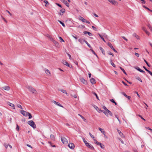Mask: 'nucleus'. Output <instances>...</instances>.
<instances>
[{
    "label": "nucleus",
    "mask_w": 152,
    "mask_h": 152,
    "mask_svg": "<svg viewBox=\"0 0 152 152\" xmlns=\"http://www.w3.org/2000/svg\"><path fill=\"white\" fill-rule=\"evenodd\" d=\"M83 140L85 144L88 148L93 150H94V148L93 146L91 144L88 143L84 138L83 139Z\"/></svg>",
    "instance_id": "obj_1"
},
{
    "label": "nucleus",
    "mask_w": 152,
    "mask_h": 152,
    "mask_svg": "<svg viewBox=\"0 0 152 152\" xmlns=\"http://www.w3.org/2000/svg\"><path fill=\"white\" fill-rule=\"evenodd\" d=\"M28 124L34 129L36 128V125L35 123L33 121L31 120L28 121Z\"/></svg>",
    "instance_id": "obj_2"
},
{
    "label": "nucleus",
    "mask_w": 152,
    "mask_h": 152,
    "mask_svg": "<svg viewBox=\"0 0 152 152\" xmlns=\"http://www.w3.org/2000/svg\"><path fill=\"white\" fill-rule=\"evenodd\" d=\"M27 88L29 89V90L30 91L32 92L33 93L35 94L37 93V91L34 88H33L32 87L28 86L27 87Z\"/></svg>",
    "instance_id": "obj_3"
},
{
    "label": "nucleus",
    "mask_w": 152,
    "mask_h": 152,
    "mask_svg": "<svg viewBox=\"0 0 152 152\" xmlns=\"http://www.w3.org/2000/svg\"><path fill=\"white\" fill-rule=\"evenodd\" d=\"M62 142L64 144H66L68 143L67 139L65 137H61V139Z\"/></svg>",
    "instance_id": "obj_4"
},
{
    "label": "nucleus",
    "mask_w": 152,
    "mask_h": 152,
    "mask_svg": "<svg viewBox=\"0 0 152 152\" xmlns=\"http://www.w3.org/2000/svg\"><path fill=\"white\" fill-rule=\"evenodd\" d=\"M80 80L81 82L83 84L86 85L87 84V81L84 79L83 77H81L80 79Z\"/></svg>",
    "instance_id": "obj_5"
},
{
    "label": "nucleus",
    "mask_w": 152,
    "mask_h": 152,
    "mask_svg": "<svg viewBox=\"0 0 152 152\" xmlns=\"http://www.w3.org/2000/svg\"><path fill=\"white\" fill-rule=\"evenodd\" d=\"M20 113H21L24 116L26 117L28 115V112H26L24 110H21L20 111Z\"/></svg>",
    "instance_id": "obj_6"
},
{
    "label": "nucleus",
    "mask_w": 152,
    "mask_h": 152,
    "mask_svg": "<svg viewBox=\"0 0 152 152\" xmlns=\"http://www.w3.org/2000/svg\"><path fill=\"white\" fill-rule=\"evenodd\" d=\"M107 45H108L109 46L110 48L112 49L115 52H117V51L115 50V49H114L113 48V46H112V44H111V43L110 42H109L107 44Z\"/></svg>",
    "instance_id": "obj_7"
},
{
    "label": "nucleus",
    "mask_w": 152,
    "mask_h": 152,
    "mask_svg": "<svg viewBox=\"0 0 152 152\" xmlns=\"http://www.w3.org/2000/svg\"><path fill=\"white\" fill-rule=\"evenodd\" d=\"M68 146L71 149H73L75 147L74 144L72 143H70L68 144Z\"/></svg>",
    "instance_id": "obj_8"
},
{
    "label": "nucleus",
    "mask_w": 152,
    "mask_h": 152,
    "mask_svg": "<svg viewBox=\"0 0 152 152\" xmlns=\"http://www.w3.org/2000/svg\"><path fill=\"white\" fill-rule=\"evenodd\" d=\"M53 102L55 104H56V105H58V106H59V107H63V106H62L59 103H58V102H56V101H53Z\"/></svg>",
    "instance_id": "obj_9"
},
{
    "label": "nucleus",
    "mask_w": 152,
    "mask_h": 152,
    "mask_svg": "<svg viewBox=\"0 0 152 152\" xmlns=\"http://www.w3.org/2000/svg\"><path fill=\"white\" fill-rule=\"evenodd\" d=\"M108 1L113 4L115 5L117 4L116 1L114 0H108Z\"/></svg>",
    "instance_id": "obj_10"
},
{
    "label": "nucleus",
    "mask_w": 152,
    "mask_h": 152,
    "mask_svg": "<svg viewBox=\"0 0 152 152\" xmlns=\"http://www.w3.org/2000/svg\"><path fill=\"white\" fill-rule=\"evenodd\" d=\"M62 63L64 65H66L68 66H69V65L67 61H66L65 60H62Z\"/></svg>",
    "instance_id": "obj_11"
},
{
    "label": "nucleus",
    "mask_w": 152,
    "mask_h": 152,
    "mask_svg": "<svg viewBox=\"0 0 152 152\" xmlns=\"http://www.w3.org/2000/svg\"><path fill=\"white\" fill-rule=\"evenodd\" d=\"M128 99H130L131 98V97L129 96H128L124 92L122 93Z\"/></svg>",
    "instance_id": "obj_12"
},
{
    "label": "nucleus",
    "mask_w": 152,
    "mask_h": 152,
    "mask_svg": "<svg viewBox=\"0 0 152 152\" xmlns=\"http://www.w3.org/2000/svg\"><path fill=\"white\" fill-rule=\"evenodd\" d=\"M90 81L92 84H94L96 83L95 80L93 78H91L90 79Z\"/></svg>",
    "instance_id": "obj_13"
},
{
    "label": "nucleus",
    "mask_w": 152,
    "mask_h": 152,
    "mask_svg": "<svg viewBox=\"0 0 152 152\" xmlns=\"http://www.w3.org/2000/svg\"><path fill=\"white\" fill-rule=\"evenodd\" d=\"M45 72L46 74L48 75H50V73L49 71L47 69H45Z\"/></svg>",
    "instance_id": "obj_14"
},
{
    "label": "nucleus",
    "mask_w": 152,
    "mask_h": 152,
    "mask_svg": "<svg viewBox=\"0 0 152 152\" xmlns=\"http://www.w3.org/2000/svg\"><path fill=\"white\" fill-rule=\"evenodd\" d=\"M135 69H137V70H138V71H140V72H142V73H144V72H145L143 70H142L140 68L138 67H136L135 68Z\"/></svg>",
    "instance_id": "obj_15"
},
{
    "label": "nucleus",
    "mask_w": 152,
    "mask_h": 152,
    "mask_svg": "<svg viewBox=\"0 0 152 152\" xmlns=\"http://www.w3.org/2000/svg\"><path fill=\"white\" fill-rule=\"evenodd\" d=\"M2 88L7 91H9L10 89V87L8 86H5L3 87Z\"/></svg>",
    "instance_id": "obj_16"
},
{
    "label": "nucleus",
    "mask_w": 152,
    "mask_h": 152,
    "mask_svg": "<svg viewBox=\"0 0 152 152\" xmlns=\"http://www.w3.org/2000/svg\"><path fill=\"white\" fill-rule=\"evenodd\" d=\"M98 129L99 130L101 131V132L103 134H105V132L104 131V129H102L100 127H99Z\"/></svg>",
    "instance_id": "obj_17"
},
{
    "label": "nucleus",
    "mask_w": 152,
    "mask_h": 152,
    "mask_svg": "<svg viewBox=\"0 0 152 152\" xmlns=\"http://www.w3.org/2000/svg\"><path fill=\"white\" fill-rule=\"evenodd\" d=\"M83 33L85 34H88L90 36H91L92 35V34L91 33H90L89 32H88V31H84Z\"/></svg>",
    "instance_id": "obj_18"
},
{
    "label": "nucleus",
    "mask_w": 152,
    "mask_h": 152,
    "mask_svg": "<svg viewBox=\"0 0 152 152\" xmlns=\"http://www.w3.org/2000/svg\"><path fill=\"white\" fill-rule=\"evenodd\" d=\"M60 91H61L63 93L66 94L67 96H68L69 95H68V94L66 92L65 90H64V89H61V90H60Z\"/></svg>",
    "instance_id": "obj_19"
},
{
    "label": "nucleus",
    "mask_w": 152,
    "mask_h": 152,
    "mask_svg": "<svg viewBox=\"0 0 152 152\" xmlns=\"http://www.w3.org/2000/svg\"><path fill=\"white\" fill-rule=\"evenodd\" d=\"M63 2L65 4L66 6H67V7H69V4L66 1L63 0Z\"/></svg>",
    "instance_id": "obj_20"
},
{
    "label": "nucleus",
    "mask_w": 152,
    "mask_h": 152,
    "mask_svg": "<svg viewBox=\"0 0 152 152\" xmlns=\"http://www.w3.org/2000/svg\"><path fill=\"white\" fill-rule=\"evenodd\" d=\"M85 41H86L85 40H83L81 39H78V41L80 42L81 44H83V42H85Z\"/></svg>",
    "instance_id": "obj_21"
},
{
    "label": "nucleus",
    "mask_w": 152,
    "mask_h": 152,
    "mask_svg": "<svg viewBox=\"0 0 152 152\" xmlns=\"http://www.w3.org/2000/svg\"><path fill=\"white\" fill-rule=\"evenodd\" d=\"M99 50L100 51L102 52V54L104 55H105V52L104 50V49L101 47H99Z\"/></svg>",
    "instance_id": "obj_22"
},
{
    "label": "nucleus",
    "mask_w": 152,
    "mask_h": 152,
    "mask_svg": "<svg viewBox=\"0 0 152 152\" xmlns=\"http://www.w3.org/2000/svg\"><path fill=\"white\" fill-rule=\"evenodd\" d=\"M8 104L11 107H13V109H15V106L14 105V104H12V103H11L10 102H8Z\"/></svg>",
    "instance_id": "obj_23"
},
{
    "label": "nucleus",
    "mask_w": 152,
    "mask_h": 152,
    "mask_svg": "<svg viewBox=\"0 0 152 152\" xmlns=\"http://www.w3.org/2000/svg\"><path fill=\"white\" fill-rule=\"evenodd\" d=\"M78 115L85 122H86V120L83 116L80 114H78Z\"/></svg>",
    "instance_id": "obj_24"
},
{
    "label": "nucleus",
    "mask_w": 152,
    "mask_h": 152,
    "mask_svg": "<svg viewBox=\"0 0 152 152\" xmlns=\"http://www.w3.org/2000/svg\"><path fill=\"white\" fill-rule=\"evenodd\" d=\"M133 36L137 39H139V37L135 33H134L133 34Z\"/></svg>",
    "instance_id": "obj_25"
},
{
    "label": "nucleus",
    "mask_w": 152,
    "mask_h": 152,
    "mask_svg": "<svg viewBox=\"0 0 152 152\" xmlns=\"http://www.w3.org/2000/svg\"><path fill=\"white\" fill-rule=\"evenodd\" d=\"M80 19L83 22H85V19L83 17H80Z\"/></svg>",
    "instance_id": "obj_26"
},
{
    "label": "nucleus",
    "mask_w": 152,
    "mask_h": 152,
    "mask_svg": "<svg viewBox=\"0 0 152 152\" xmlns=\"http://www.w3.org/2000/svg\"><path fill=\"white\" fill-rule=\"evenodd\" d=\"M107 113L109 114L111 116H112L113 114H112V113L109 110H107Z\"/></svg>",
    "instance_id": "obj_27"
},
{
    "label": "nucleus",
    "mask_w": 152,
    "mask_h": 152,
    "mask_svg": "<svg viewBox=\"0 0 152 152\" xmlns=\"http://www.w3.org/2000/svg\"><path fill=\"white\" fill-rule=\"evenodd\" d=\"M58 21L62 25L63 27H65V25L64 23H63V22H61V20H58Z\"/></svg>",
    "instance_id": "obj_28"
},
{
    "label": "nucleus",
    "mask_w": 152,
    "mask_h": 152,
    "mask_svg": "<svg viewBox=\"0 0 152 152\" xmlns=\"http://www.w3.org/2000/svg\"><path fill=\"white\" fill-rule=\"evenodd\" d=\"M99 145L100 146V147L102 148V149L104 148V145L102 143L100 142Z\"/></svg>",
    "instance_id": "obj_29"
},
{
    "label": "nucleus",
    "mask_w": 152,
    "mask_h": 152,
    "mask_svg": "<svg viewBox=\"0 0 152 152\" xmlns=\"http://www.w3.org/2000/svg\"><path fill=\"white\" fill-rule=\"evenodd\" d=\"M94 143L96 144L97 145H99L100 142H99L96 140L95 139H94Z\"/></svg>",
    "instance_id": "obj_30"
},
{
    "label": "nucleus",
    "mask_w": 152,
    "mask_h": 152,
    "mask_svg": "<svg viewBox=\"0 0 152 152\" xmlns=\"http://www.w3.org/2000/svg\"><path fill=\"white\" fill-rule=\"evenodd\" d=\"M110 101L112 102L115 104V105L117 104V103L113 99H112L110 100Z\"/></svg>",
    "instance_id": "obj_31"
},
{
    "label": "nucleus",
    "mask_w": 152,
    "mask_h": 152,
    "mask_svg": "<svg viewBox=\"0 0 152 152\" xmlns=\"http://www.w3.org/2000/svg\"><path fill=\"white\" fill-rule=\"evenodd\" d=\"M120 69L125 74V75H127L126 73V72L125 71V70L121 67H120Z\"/></svg>",
    "instance_id": "obj_32"
},
{
    "label": "nucleus",
    "mask_w": 152,
    "mask_h": 152,
    "mask_svg": "<svg viewBox=\"0 0 152 152\" xmlns=\"http://www.w3.org/2000/svg\"><path fill=\"white\" fill-rule=\"evenodd\" d=\"M28 118L29 119H31L32 118V116L31 114L30 113H29L28 112Z\"/></svg>",
    "instance_id": "obj_33"
},
{
    "label": "nucleus",
    "mask_w": 152,
    "mask_h": 152,
    "mask_svg": "<svg viewBox=\"0 0 152 152\" xmlns=\"http://www.w3.org/2000/svg\"><path fill=\"white\" fill-rule=\"evenodd\" d=\"M85 42L90 48H91L90 45L87 42V41H85Z\"/></svg>",
    "instance_id": "obj_34"
},
{
    "label": "nucleus",
    "mask_w": 152,
    "mask_h": 152,
    "mask_svg": "<svg viewBox=\"0 0 152 152\" xmlns=\"http://www.w3.org/2000/svg\"><path fill=\"white\" fill-rule=\"evenodd\" d=\"M92 93H93V94L94 95H95L96 96V99H99V97H98V96H97V94H96L95 92H92Z\"/></svg>",
    "instance_id": "obj_35"
},
{
    "label": "nucleus",
    "mask_w": 152,
    "mask_h": 152,
    "mask_svg": "<svg viewBox=\"0 0 152 152\" xmlns=\"http://www.w3.org/2000/svg\"><path fill=\"white\" fill-rule=\"evenodd\" d=\"M44 2L45 3V6H46V5H48L49 4V3H48V1H47L45 0Z\"/></svg>",
    "instance_id": "obj_36"
},
{
    "label": "nucleus",
    "mask_w": 152,
    "mask_h": 152,
    "mask_svg": "<svg viewBox=\"0 0 152 152\" xmlns=\"http://www.w3.org/2000/svg\"><path fill=\"white\" fill-rule=\"evenodd\" d=\"M99 35L100 37L101 38V39L104 42H105V41L104 39V38L100 34H99Z\"/></svg>",
    "instance_id": "obj_37"
},
{
    "label": "nucleus",
    "mask_w": 152,
    "mask_h": 152,
    "mask_svg": "<svg viewBox=\"0 0 152 152\" xmlns=\"http://www.w3.org/2000/svg\"><path fill=\"white\" fill-rule=\"evenodd\" d=\"M110 63L111 64V65L114 67H115V64L113 63L112 60L110 61Z\"/></svg>",
    "instance_id": "obj_38"
},
{
    "label": "nucleus",
    "mask_w": 152,
    "mask_h": 152,
    "mask_svg": "<svg viewBox=\"0 0 152 152\" xmlns=\"http://www.w3.org/2000/svg\"><path fill=\"white\" fill-rule=\"evenodd\" d=\"M143 68L145 69V70L147 72H148V73H150V72H151V71H150V70H148V69H146V68L144 66H143Z\"/></svg>",
    "instance_id": "obj_39"
},
{
    "label": "nucleus",
    "mask_w": 152,
    "mask_h": 152,
    "mask_svg": "<svg viewBox=\"0 0 152 152\" xmlns=\"http://www.w3.org/2000/svg\"><path fill=\"white\" fill-rule=\"evenodd\" d=\"M50 138H51V139L53 140H54V136L53 135V134H51L50 136Z\"/></svg>",
    "instance_id": "obj_40"
},
{
    "label": "nucleus",
    "mask_w": 152,
    "mask_h": 152,
    "mask_svg": "<svg viewBox=\"0 0 152 152\" xmlns=\"http://www.w3.org/2000/svg\"><path fill=\"white\" fill-rule=\"evenodd\" d=\"M148 27L150 30L152 31V27H151V26L149 24H148Z\"/></svg>",
    "instance_id": "obj_41"
},
{
    "label": "nucleus",
    "mask_w": 152,
    "mask_h": 152,
    "mask_svg": "<svg viewBox=\"0 0 152 152\" xmlns=\"http://www.w3.org/2000/svg\"><path fill=\"white\" fill-rule=\"evenodd\" d=\"M59 39L60 40L61 42H64V40H63V39H62V38L61 37H59Z\"/></svg>",
    "instance_id": "obj_42"
},
{
    "label": "nucleus",
    "mask_w": 152,
    "mask_h": 152,
    "mask_svg": "<svg viewBox=\"0 0 152 152\" xmlns=\"http://www.w3.org/2000/svg\"><path fill=\"white\" fill-rule=\"evenodd\" d=\"M65 10L64 9H62L61 10H60V11L62 13H64L65 12Z\"/></svg>",
    "instance_id": "obj_43"
},
{
    "label": "nucleus",
    "mask_w": 152,
    "mask_h": 152,
    "mask_svg": "<svg viewBox=\"0 0 152 152\" xmlns=\"http://www.w3.org/2000/svg\"><path fill=\"white\" fill-rule=\"evenodd\" d=\"M91 51L95 55H96V56H97V55L96 53L92 49H91Z\"/></svg>",
    "instance_id": "obj_44"
},
{
    "label": "nucleus",
    "mask_w": 152,
    "mask_h": 152,
    "mask_svg": "<svg viewBox=\"0 0 152 152\" xmlns=\"http://www.w3.org/2000/svg\"><path fill=\"white\" fill-rule=\"evenodd\" d=\"M17 106L18 107L20 108L21 109H23L22 107V106L18 104L17 105Z\"/></svg>",
    "instance_id": "obj_45"
},
{
    "label": "nucleus",
    "mask_w": 152,
    "mask_h": 152,
    "mask_svg": "<svg viewBox=\"0 0 152 152\" xmlns=\"http://www.w3.org/2000/svg\"><path fill=\"white\" fill-rule=\"evenodd\" d=\"M89 134L90 135V136L92 138H93V139H94V136L92 135V134L90 133V132L89 133Z\"/></svg>",
    "instance_id": "obj_46"
},
{
    "label": "nucleus",
    "mask_w": 152,
    "mask_h": 152,
    "mask_svg": "<svg viewBox=\"0 0 152 152\" xmlns=\"http://www.w3.org/2000/svg\"><path fill=\"white\" fill-rule=\"evenodd\" d=\"M146 9H148V10L150 11H151V12H152V10H151L150 9H149V8H148L147 7L145 6H143Z\"/></svg>",
    "instance_id": "obj_47"
},
{
    "label": "nucleus",
    "mask_w": 152,
    "mask_h": 152,
    "mask_svg": "<svg viewBox=\"0 0 152 152\" xmlns=\"http://www.w3.org/2000/svg\"><path fill=\"white\" fill-rule=\"evenodd\" d=\"M16 129L18 131H19V126L18 125H17V126L16 128Z\"/></svg>",
    "instance_id": "obj_48"
},
{
    "label": "nucleus",
    "mask_w": 152,
    "mask_h": 152,
    "mask_svg": "<svg viewBox=\"0 0 152 152\" xmlns=\"http://www.w3.org/2000/svg\"><path fill=\"white\" fill-rule=\"evenodd\" d=\"M137 80H138L139 81H140L141 82H142V80L140 77H138L137 78Z\"/></svg>",
    "instance_id": "obj_49"
},
{
    "label": "nucleus",
    "mask_w": 152,
    "mask_h": 152,
    "mask_svg": "<svg viewBox=\"0 0 152 152\" xmlns=\"http://www.w3.org/2000/svg\"><path fill=\"white\" fill-rule=\"evenodd\" d=\"M135 55L137 57H139V54L138 53H134Z\"/></svg>",
    "instance_id": "obj_50"
},
{
    "label": "nucleus",
    "mask_w": 152,
    "mask_h": 152,
    "mask_svg": "<svg viewBox=\"0 0 152 152\" xmlns=\"http://www.w3.org/2000/svg\"><path fill=\"white\" fill-rule=\"evenodd\" d=\"M71 96H72L73 97H74V98H77V95H71Z\"/></svg>",
    "instance_id": "obj_51"
},
{
    "label": "nucleus",
    "mask_w": 152,
    "mask_h": 152,
    "mask_svg": "<svg viewBox=\"0 0 152 152\" xmlns=\"http://www.w3.org/2000/svg\"><path fill=\"white\" fill-rule=\"evenodd\" d=\"M103 109H104L106 111H107V110H108V109H107L106 108V107L104 106H103Z\"/></svg>",
    "instance_id": "obj_52"
},
{
    "label": "nucleus",
    "mask_w": 152,
    "mask_h": 152,
    "mask_svg": "<svg viewBox=\"0 0 152 152\" xmlns=\"http://www.w3.org/2000/svg\"><path fill=\"white\" fill-rule=\"evenodd\" d=\"M138 116L140 117L142 119V120H144V121H145V119H144L143 117H142V116L140 115H138Z\"/></svg>",
    "instance_id": "obj_53"
},
{
    "label": "nucleus",
    "mask_w": 152,
    "mask_h": 152,
    "mask_svg": "<svg viewBox=\"0 0 152 152\" xmlns=\"http://www.w3.org/2000/svg\"><path fill=\"white\" fill-rule=\"evenodd\" d=\"M108 54H109L110 55H111L113 57V56H114L113 54V53H111V52H108Z\"/></svg>",
    "instance_id": "obj_54"
},
{
    "label": "nucleus",
    "mask_w": 152,
    "mask_h": 152,
    "mask_svg": "<svg viewBox=\"0 0 152 152\" xmlns=\"http://www.w3.org/2000/svg\"><path fill=\"white\" fill-rule=\"evenodd\" d=\"M103 112V113L106 115L107 116H108V114L107 113V111H104L102 112Z\"/></svg>",
    "instance_id": "obj_55"
},
{
    "label": "nucleus",
    "mask_w": 152,
    "mask_h": 152,
    "mask_svg": "<svg viewBox=\"0 0 152 152\" xmlns=\"http://www.w3.org/2000/svg\"><path fill=\"white\" fill-rule=\"evenodd\" d=\"M118 133H119V134L121 136V135H123V133H121L120 131L119 130H118Z\"/></svg>",
    "instance_id": "obj_56"
},
{
    "label": "nucleus",
    "mask_w": 152,
    "mask_h": 152,
    "mask_svg": "<svg viewBox=\"0 0 152 152\" xmlns=\"http://www.w3.org/2000/svg\"><path fill=\"white\" fill-rule=\"evenodd\" d=\"M92 28L95 31H96V28L95 27H94V26H92Z\"/></svg>",
    "instance_id": "obj_57"
},
{
    "label": "nucleus",
    "mask_w": 152,
    "mask_h": 152,
    "mask_svg": "<svg viewBox=\"0 0 152 152\" xmlns=\"http://www.w3.org/2000/svg\"><path fill=\"white\" fill-rule=\"evenodd\" d=\"M4 146L5 147V148H7L9 146V145H7V144H4Z\"/></svg>",
    "instance_id": "obj_58"
},
{
    "label": "nucleus",
    "mask_w": 152,
    "mask_h": 152,
    "mask_svg": "<svg viewBox=\"0 0 152 152\" xmlns=\"http://www.w3.org/2000/svg\"><path fill=\"white\" fill-rule=\"evenodd\" d=\"M145 32L148 35H149V34H150V33L148 31H145Z\"/></svg>",
    "instance_id": "obj_59"
},
{
    "label": "nucleus",
    "mask_w": 152,
    "mask_h": 152,
    "mask_svg": "<svg viewBox=\"0 0 152 152\" xmlns=\"http://www.w3.org/2000/svg\"><path fill=\"white\" fill-rule=\"evenodd\" d=\"M142 30L144 31H145V32L146 31V29L144 27H142Z\"/></svg>",
    "instance_id": "obj_60"
},
{
    "label": "nucleus",
    "mask_w": 152,
    "mask_h": 152,
    "mask_svg": "<svg viewBox=\"0 0 152 152\" xmlns=\"http://www.w3.org/2000/svg\"><path fill=\"white\" fill-rule=\"evenodd\" d=\"M56 4L57 5V6H59V7H60L61 8L62 7L61 5V4H59L56 3Z\"/></svg>",
    "instance_id": "obj_61"
},
{
    "label": "nucleus",
    "mask_w": 152,
    "mask_h": 152,
    "mask_svg": "<svg viewBox=\"0 0 152 152\" xmlns=\"http://www.w3.org/2000/svg\"><path fill=\"white\" fill-rule=\"evenodd\" d=\"M122 83L124 84L125 86H127L128 85H127V84L126 83L124 82L123 81H122Z\"/></svg>",
    "instance_id": "obj_62"
},
{
    "label": "nucleus",
    "mask_w": 152,
    "mask_h": 152,
    "mask_svg": "<svg viewBox=\"0 0 152 152\" xmlns=\"http://www.w3.org/2000/svg\"><path fill=\"white\" fill-rule=\"evenodd\" d=\"M135 93L137 94V96H138V97H139L140 98V95H139V94H138V92H137L135 91Z\"/></svg>",
    "instance_id": "obj_63"
},
{
    "label": "nucleus",
    "mask_w": 152,
    "mask_h": 152,
    "mask_svg": "<svg viewBox=\"0 0 152 152\" xmlns=\"http://www.w3.org/2000/svg\"><path fill=\"white\" fill-rule=\"evenodd\" d=\"M122 37L124 39H125L126 41H127V39L125 37L123 36V37Z\"/></svg>",
    "instance_id": "obj_64"
}]
</instances>
